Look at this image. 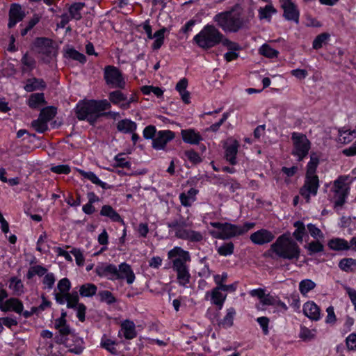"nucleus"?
I'll list each match as a JSON object with an SVG mask.
<instances>
[{"label": "nucleus", "mask_w": 356, "mask_h": 356, "mask_svg": "<svg viewBox=\"0 0 356 356\" xmlns=\"http://www.w3.org/2000/svg\"><path fill=\"white\" fill-rule=\"evenodd\" d=\"M213 20L225 32L232 33L243 28L248 22L243 17L241 9L238 6L216 15Z\"/></svg>", "instance_id": "nucleus-1"}, {"label": "nucleus", "mask_w": 356, "mask_h": 356, "mask_svg": "<svg viewBox=\"0 0 356 356\" xmlns=\"http://www.w3.org/2000/svg\"><path fill=\"white\" fill-rule=\"evenodd\" d=\"M270 250L277 257L289 260L298 259L300 249L289 235L283 234L279 236L271 245Z\"/></svg>", "instance_id": "nucleus-2"}, {"label": "nucleus", "mask_w": 356, "mask_h": 356, "mask_svg": "<svg viewBox=\"0 0 356 356\" xmlns=\"http://www.w3.org/2000/svg\"><path fill=\"white\" fill-rule=\"evenodd\" d=\"M222 33L213 24L205 25L193 38L194 42L201 49H209L220 43Z\"/></svg>", "instance_id": "nucleus-3"}, {"label": "nucleus", "mask_w": 356, "mask_h": 356, "mask_svg": "<svg viewBox=\"0 0 356 356\" xmlns=\"http://www.w3.org/2000/svg\"><path fill=\"white\" fill-rule=\"evenodd\" d=\"M170 232L174 233L179 238L188 240L193 242L200 241L202 239V234L191 229L184 220L174 221L168 224Z\"/></svg>", "instance_id": "nucleus-4"}, {"label": "nucleus", "mask_w": 356, "mask_h": 356, "mask_svg": "<svg viewBox=\"0 0 356 356\" xmlns=\"http://www.w3.org/2000/svg\"><path fill=\"white\" fill-rule=\"evenodd\" d=\"M213 227L209 230L210 234L216 238L227 239L238 235V225L229 222H211Z\"/></svg>", "instance_id": "nucleus-5"}, {"label": "nucleus", "mask_w": 356, "mask_h": 356, "mask_svg": "<svg viewBox=\"0 0 356 356\" xmlns=\"http://www.w3.org/2000/svg\"><path fill=\"white\" fill-rule=\"evenodd\" d=\"M291 139L293 141L292 154L298 161H301L308 154L311 143L305 135L300 133H293Z\"/></svg>", "instance_id": "nucleus-6"}, {"label": "nucleus", "mask_w": 356, "mask_h": 356, "mask_svg": "<svg viewBox=\"0 0 356 356\" xmlns=\"http://www.w3.org/2000/svg\"><path fill=\"white\" fill-rule=\"evenodd\" d=\"M0 309L5 312H13L27 318L35 313L38 309L32 307L31 311H24L22 302L17 298H10L0 304Z\"/></svg>", "instance_id": "nucleus-7"}, {"label": "nucleus", "mask_w": 356, "mask_h": 356, "mask_svg": "<svg viewBox=\"0 0 356 356\" xmlns=\"http://www.w3.org/2000/svg\"><path fill=\"white\" fill-rule=\"evenodd\" d=\"M99 114L95 100L79 104L76 107V115L79 120H87L93 122Z\"/></svg>", "instance_id": "nucleus-8"}, {"label": "nucleus", "mask_w": 356, "mask_h": 356, "mask_svg": "<svg viewBox=\"0 0 356 356\" xmlns=\"http://www.w3.org/2000/svg\"><path fill=\"white\" fill-rule=\"evenodd\" d=\"M168 258L172 262V268L188 266L191 260L189 252L178 246L168 251Z\"/></svg>", "instance_id": "nucleus-9"}, {"label": "nucleus", "mask_w": 356, "mask_h": 356, "mask_svg": "<svg viewBox=\"0 0 356 356\" xmlns=\"http://www.w3.org/2000/svg\"><path fill=\"white\" fill-rule=\"evenodd\" d=\"M106 83L111 88H124L125 81L121 72L115 67L108 65L104 68Z\"/></svg>", "instance_id": "nucleus-10"}, {"label": "nucleus", "mask_w": 356, "mask_h": 356, "mask_svg": "<svg viewBox=\"0 0 356 356\" xmlns=\"http://www.w3.org/2000/svg\"><path fill=\"white\" fill-rule=\"evenodd\" d=\"M331 197L336 207H341L346 202L348 186L344 179H338L334 182Z\"/></svg>", "instance_id": "nucleus-11"}, {"label": "nucleus", "mask_w": 356, "mask_h": 356, "mask_svg": "<svg viewBox=\"0 0 356 356\" xmlns=\"http://www.w3.org/2000/svg\"><path fill=\"white\" fill-rule=\"evenodd\" d=\"M56 111L52 107L43 108L39 118L32 122V127L39 133H43L48 129V122L55 116Z\"/></svg>", "instance_id": "nucleus-12"}, {"label": "nucleus", "mask_w": 356, "mask_h": 356, "mask_svg": "<svg viewBox=\"0 0 356 356\" xmlns=\"http://www.w3.org/2000/svg\"><path fill=\"white\" fill-rule=\"evenodd\" d=\"M319 186V181L317 176H307L303 186L300 190V193L308 202L312 196L317 194Z\"/></svg>", "instance_id": "nucleus-13"}, {"label": "nucleus", "mask_w": 356, "mask_h": 356, "mask_svg": "<svg viewBox=\"0 0 356 356\" xmlns=\"http://www.w3.org/2000/svg\"><path fill=\"white\" fill-rule=\"evenodd\" d=\"M175 135L170 130H161L157 131L152 140V147L156 150H163L166 145L171 141Z\"/></svg>", "instance_id": "nucleus-14"}, {"label": "nucleus", "mask_w": 356, "mask_h": 356, "mask_svg": "<svg viewBox=\"0 0 356 356\" xmlns=\"http://www.w3.org/2000/svg\"><path fill=\"white\" fill-rule=\"evenodd\" d=\"M227 294L223 293L218 286L206 292L204 299L209 300L211 305H216L219 309L223 307Z\"/></svg>", "instance_id": "nucleus-15"}, {"label": "nucleus", "mask_w": 356, "mask_h": 356, "mask_svg": "<svg viewBox=\"0 0 356 356\" xmlns=\"http://www.w3.org/2000/svg\"><path fill=\"white\" fill-rule=\"evenodd\" d=\"M280 2L284 10V17L287 20L298 23L300 13L295 3L291 0H280Z\"/></svg>", "instance_id": "nucleus-16"}, {"label": "nucleus", "mask_w": 356, "mask_h": 356, "mask_svg": "<svg viewBox=\"0 0 356 356\" xmlns=\"http://www.w3.org/2000/svg\"><path fill=\"white\" fill-rule=\"evenodd\" d=\"M118 266L114 264L102 263L97 266L95 272L100 277H106L110 280H116Z\"/></svg>", "instance_id": "nucleus-17"}, {"label": "nucleus", "mask_w": 356, "mask_h": 356, "mask_svg": "<svg viewBox=\"0 0 356 356\" xmlns=\"http://www.w3.org/2000/svg\"><path fill=\"white\" fill-rule=\"evenodd\" d=\"M238 147V142L233 138H229L225 143V158L232 165L236 163V154Z\"/></svg>", "instance_id": "nucleus-18"}, {"label": "nucleus", "mask_w": 356, "mask_h": 356, "mask_svg": "<svg viewBox=\"0 0 356 356\" xmlns=\"http://www.w3.org/2000/svg\"><path fill=\"white\" fill-rule=\"evenodd\" d=\"M117 280H125L129 284H131L135 281V274L129 264L122 263L118 266Z\"/></svg>", "instance_id": "nucleus-19"}, {"label": "nucleus", "mask_w": 356, "mask_h": 356, "mask_svg": "<svg viewBox=\"0 0 356 356\" xmlns=\"http://www.w3.org/2000/svg\"><path fill=\"white\" fill-rule=\"evenodd\" d=\"M273 234L264 229L258 230L250 235L251 241L257 245H264L271 242L274 238Z\"/></svg>", "instance_id": "nucleus-20"}, {"label": "nucleus", "mask_w": 356, "mask_h": 356, "mask_svg": "<svg viewBox=\"0 0 356 356\" xmlns=\"http://www.w3.org/2000/svg\"><path fill=\"white\" fill-rule=\"evenodd\" d=\"M35 46L38 48L39 53L44 54L48 57H51L55 54L54 47L52 45L51 40L44 38H37L35 42Z\"/></svg>", "instance_id": "nucleus-21"}, {"label": "nucleus", "mask_w": 356, "mask_h": 356, "mask_svg": "<svg viewBox=\"0 0 356 356\" xmlns=\"http://www.w3.org/2000/svg\"><path fill=\"white\" fill-rule=\"evenodd\" d=\"M304 314L310 320L318 321L321 318V309L314 301H307L303 305Z\"/></svg>", "instance_id": "nucleus-22"}, {"label": "nucleus", "mask_w": 356, "mask_h": 356, "mask_svg": "<svg viewBox=\"0 0 356 356\" xmlns=\"http://www.w3.org/2000/svg\"><path fill=\"white\" fill-rule=\"evenodd\" d=\"M173 270L177 274V280L178 284L185 288H188L191 278L188 265L182 267L175 268Z\"/></svg>", "instance_id": "nucleus-23"}, {"label": "nucleus", "mask_w": 356, "mask_h": 356, "mask_svg": "<svg viewBox=\"0 0 356 356\" xmlns=\"http://www.w3.org/2000/svg\"><path fill=\"white\" fill-rule=\"evenodd\" d=\"M70 337L66 340V346L68 348L69 350L72 353L79 354L81 353L83 348V340L82 338L77 337L75 334H69Z\"/></svg>", "instance_id": "nucleus-24"}, {"label": "nucleus", "mask_w": 356, "mask_h": 356, "mask_svg": "<svg viewBox=\"0 0 356 356\" xmlns=\"http://www.w3.org/2000/svg\"><path fill=\"white\" fill-rule=\"evenodd\" d=\"M24 17V13L19 5L14 4L10 7L9 12L8 27H14L17 23L19 22Z\"/></svg>", "instance_id": "nucleus-25"}, {"label": "nucleus", "mask_w": 356, "mask_h": 356, "mask_svg": "<svg viewBox=\"0 0 356 356\" xmlns=\"http://www.w3.org/2000/svg\"><path fill=\"white\" fill-rule=\"evenodd\" d=\"M184 142L191 145H197L202 140L201 135L192 129H184L181 131Z\"/></svg>", "instance_id": "nucleus-26"}, {"label": "nucleus", "mask_w": 356, "mask_h": 356, "mask_svg": "<svg viewBox=\"0 0 356 356\" xmlns=\"http://www.w3.org/2000/svg\"><path fill=\"white\" fill-rule=\"evenodd\" d=\"M261 304L263 305H271L276 307L279 311L285 312L288 307L277 296L271 294H266Z\"/></svg>", "instance_id": "nucleus-27"}, {"label": "nucleus", "mask_w": 356, "mask_h": 356, "mask_svg": "<svg viewBox=\"0 0 356 356\" xmlns=\"http://www.w3.org/2000/svg\"><path fill=\"white\" fill-rule=\"evenodd\" d=\"M198 191L195 188H191L187 192L179 195V200L181 204L184 207H190L196 200V195Z\"/></svg>", "instance_id": "nucleus-28"}, {"label": "nucleus", "mask_w": 356, "mask_h": 356, "mask_svg": "<svg viewBox=\"0 0 356 356\" xmlns=\"http://www.w3.org/2000/svg\"><path fill=\"white\" fill-rule=\"evenodd\" d=\"M120 332L126 339H134L136 336L134 323L129 320L123 321L121 324Z\"/></svg>", "instance_id": "nucleus-29"}, {"label": "nucleus", "mask_w": 356, "mask_h": 356, "mask_svg": "<svg viewBox=\"0 0 356 356\" xmlns=\"http://www.w3.org/2000/svg\"><path fill=\"white\" fill-rule=\"evenodd\" d=\"M137 128L136 122L131 120L124 119L120 120L117 124V129L123 133H133Z\"/></svg>", "instance_id": "nucleus-30"}, {"label": "nucleus", "mask_w": 356, "mask_h": 356, "mask_svg": "<svg viewBox=\"0 0 356 356\" xmlns=\"http://www.w3.org/2000/svg\"><path fill=\"white\" fill-rule=\"evenodd\" d=\"M168 31L166 28L163 27L154 33L153 37L152 38V39L154 40L152 45L153 49L157 50L161 47L164 42L165 33Z\"/></svg>", "instance_id": "nucleus-31"}, {"label": "nucleus", "mask_w": 356, "mask_h": 356, "mask_svg": "<svg viewBox=\"0 0 356 356\" xmlns=\"http://www.w3.org/2000/svg\"><path fill=\"white\" fill-rule=\"evenodd\" d=\"M328 246L330 249L337 251L347 250L350 249L349 243L347 241L339 238L331 239L328 242Z\"/></svg>", "instance_id": "nucleus-32"}, {"label": "nucleus", "mask_w": 356, "mask_h": 356, "mask_svg": "<svg viewBox=\"0 0 356 356\" xmlns=\"http://www.w3.org/2000/svg\"><path fill=\"white\" fill-rule=\"evenodd\" d=\"M316 286V283L310 279H305L299 283V291L301 295L304 297H307L308 293L314 290Z\"/></svg>", "instance_id": "nucleus-33"}, {"label": "nucleus", "mask_w": 356, "mask_h": 356, "mask_svg": "<svg viewBox=\"0 0 356 356\" xmlns=\"http://www.w3.org/2000/svg\"><path fill=\"white\" fill-rule=\"evenodd\" d=\"M100 214L103 216L108 217L113 222H122L120 216L109 205H104L102 207Z\"/></svg>", "instance_id": "nucleus-34"}, {"label": "nucleus", "mask_w": 356, "mask_h": 356, "mask_svg": "<svg viewBox=\"0 0 356 356\" xmlns=\"http://www.w3.org/2000/svg\"><path fill=\"white\" fill-rule=\"evenodd\" d=\"M27 104L31 108H38L45 104L44 95L42 93L32 94L29 99Z\"/></svg>", "instance_id": "nucleus-35"}, {"label": "nucleus", "mask_w": 356, "mask_h": 356, "mask_svg": "<svg viewBox=\"0 0 356 356\" xmlns=\"http://www.w3.org/2000/svg\"><path fill=\"white\" fill-rule=\"evenodd\" d=\"M276 12V9L273 6L272 4H267L266 6L260 8L258 10L259 18L261 20L266 19L269 22L270 21L272 16L275 14Z\"/></svg>", "instance_id": "nucleus-36"}, {"label": "nucleus", "mask_w": 356, "mask_h": 356, "mask_svg": "<svg viewBox=\"0 0 356 356\" xmlns=\"http://www.w3.org/2000/svg\"><path fill=\"white\" fill-rule=\"evenodd\" d=\"M79 172L83 178L90 180L94 184L98 185L102 188H106V183L99 179L94 172L90 171L86 172L82 170H79Z\"/></svg>", "instance_id": "nucleus-37"}, {"label": "nucleus", "mask_w": 356, "mask_h": 356, "mask_svg": "<svg viewBox=\"0 0 356 356\" xmlns=\"http://www.w3.org/2000/svg\"><path fill=\"white\" fill-rule=\"evenodd\" d=\"M319 163V155L317 153H312L310 161L307 164V176H316V170Z\"/></svg>", "instance_id": "nucleus-38"}, {"label": "nucleus", "mask_w": 356, "mask_h": 356, "mask_svg": "<svg viewBox=\"0 0 356 356\" xmlns=\"http://www.w3.org/2000/svg\"><path fill=\"white\" fill-rule=\"evenodd\" d=\"M338 140L342 144H348L351 142L356 143V134L355 131H341L339 132Z\"/></svg>", "instance_id": "nucleus-39"}, {"label": "nucleus", "mask_w": 356, "mask_h": 356, "mask_svg": "<svg viewBox=\"0 0 356 356\" xmlns=\"http://www.w3.org/2000/svg\"><path fill=\"white\" fill-rule=\"evenodd\" d=\"M44 86L45 84L42 79L33 78L27 81V83L24 86V89L27 92H32L36 90L42 89L44 88Z\"/></svg>", "instance_id": "nucleus-40"}, {"label": "nucleus", "mask_w": 356, "mask_h": 356, "mask_svg": "<svg viewBox=\"0 0 356 356\" xmlns=\"http://www.w3.org/2000/svg\"><path fill=\"white\" fill-rule=\"evenodd\" d=\"M339 267L343 271L352 272L356 270V259L345 258L339 263Z\"/></svg>", "instance_id": "nucleus-41"}, {"label": "nucleus", "mask_w": 356, "mask_h": 356, "mask_svg": "<svg viewBox=\"0 0 356 356\" xmlns=\"http://www.w3.org/2000/svg\"><path fill=\"white\" fill-rule=\"evenodd\" d=\"M109 100L113 104L118 105L122 108V104H123L126 100V95L120 90H115L109 94Z\"/></svg>", "instance_id": "nucleus-42"}, {"label": "nucleus", "mask_w": 356, "mask_h": 356, "mask_svg": "<svg viewBox=\"0 0 356 356\" xmlns=\"http://www.w3.org/2000/svg\"><path fill=\"white\" fill-rule=\"evenodd\" d=\"M47 271V269L40 265L32 266L28 270L26 277L29 280H31L35 275L42 277Z\"/></svg>", "instance_id": "nucleus-43"}, {"label": "nucleus", "mask_w": 356, "mask_h": 356, "mask_svg": "<svg viewBox=\"0 0 356 356\" xmlns=\"http://www.w3.org/2000/svg\"><path fill=\"white\" fill-rule=\"evenodd\" d=\"M259 52L261 55L268 58H275L279 55V51L271 47L268 44H264L259 49Z\"/></svg>", "instance_id": "nucleus-44"}, {"label": "nucleus", "mask_w": 356, "mask_h": 356, "mask_svg": "<svg viewBox=\"0 0 356 356\" xmlns=\"http://www.w3.org/2000/svg\"><path fill=\"white\" fill-rule=\"evenodd\" d=\"M97 290L95 284L87 283L80 286L79 293L82 297H92L96 293Z\"/></svg>", "instance_id": "nucleus-45"}, {"label": "nucleus", "mask_w": 356, "mask_h": 356, "mask_svg": "<svg viewBox=\"0 0 356 356\" xmlns=\"http://www.w3.org/2000/svg\"><path fill=\"white\" fill-rule=\"evenodd\" d=\"M9 288L13 290L15 294L21 295L24 293V284L21 280L13 277L9 283Z\"/></svg>", "instance_id": "nucleus-46"}, {"label": "nucleus", "mask_w": 356, "mask_h": 356, "mask_svg": "<svg viewBox=\"0 0 356 356\" xmlns=\"http://www.w3.org/2000/svg\"><path fill=\"white\" fill-rule=\"evenodd\" d=\"M236 311L233 307L227 309V313L223 319L221 321L220 324L225 327H229L233 325Z\"/></svg>", "instance_id": "nucleus-47"}, {"label": "nucleus", "mask_w": 356, "mask_h": 356, "mask_svg": "<svg viewBox=\"0 0 356 356\" xmlns=\"http://www.w3.org/2000/svg\"><path fill=\"white\" fill-rule=\"evenodd\" d=\"M101 346L112 354H115L117 352L115 341L108 338L106 335L102 338Z\"/></svg>", "instance_id": "nucleus-48"}, {"label": "nucleus", "mask_w": 356, "mask_h": 356, "mask_svg": "<svg viewBox=\"0 0 356 356\" xmlns=\"http://www.w3.org/2000/svg\"><path fill=\"white\" fill-rule=\"evenodd\" d=\"M114 166L120 168L131 167V163L128 160V157L124 154H118L114 157Z\"/></svg>", "instance_id": "nucleus-49"}, {"label": "nucleus", "mask_w": 356, "mask_h": 356, "mask_svg": "<svg viewBox=\"0 0 356 356\" xmlns=\"http://www.w3.org/2000/svg\"><path fill=\"white\" fill-rule=\"evenodd\" d=\"M296 230L293 235L298 241H302L303 237L305 234V227L302 222L297 221L294 223Z\"/></svg>", "instance_id": "nucleus-50"}, {"label": "nucleus", "mask_w": 356, "mask_h": 356, "mask_svg": "<svg viewBox=\"0 0 356 356\" xmlns=\"http://www.w3.org/2000/svg\"><path fill=\"white\" fill-rule=\"evenodd\" d=\"M54 326L62 335H68L71 333L70 328L67 325L66 320L56 319Z\"/></svg>", "instance_id": "nucleus-51"}, {"label": "nucleus", "mask_w": 356, "mask_h": 356, "mask_svg": "<svg viewBox=\"0 0 356 356\" xmlns=\"http://www.w3.org/2000/svg\"><path fill=\"white\" fill-rule=\"evenodd\" d=\"M85 6L83 3H75L72 4L69 9L70 15L75 19H79L81 17V10Z\"/></svg>", "instance_id": "nucleus-52"}, {"label": "nucleus", "mask_w": 356, "mask_h": 356, "mask_svg": "<svg viewBox=\"0 0 356 356\" xmlns=\"http://www.w3.org/2000/svg\"><path fill=\"white\" fill-rule=\"evenodd\" d=\"M217 252L222 256L231 255L234 252V244L231 242L225 243L217 248Z\"/></svg>", "instance_id": "nucleus-53"}, {"label": "nucleus", "mask_w": 356, "mask_h": 356, "mask_svg": "<svg viewBox=\"0 0 356 356\" xmlns=\"http://www.w3.org/2000/svg\"><path fill=\"white\" fill-rule=\"evenodd\" d=\"M42 284H44V288L47 289H51L54 286L56 282V277L53 273H47L43 275Z\"/></svg>", "instance_id": "nucleus-54"}, {"label": "nucleus", "mask_w": 356, "mask_h": 356, "mask_svg": "<svg viewBox=\"0 0 356 356\" xmlns=\"http://www.w3.org/2000/svg\"><path fill=\"white\" fill-rule=\"evenodd\" d=\"M316 335V331L314 330H310L306 327H301L299 337L304 341H309L314 338Z\"/></svg>", "instance_id": "nucleus-55"}, {"label": "nucleus", "mask_w": 356, "mask_h": 356, "mask_svg": "<svg viewBox=\"0 0 356 356\" xmlns=\"http://www.w3.org/2000/svg\"><path fill=\"white\" fill-rule=\"evenodd\" d=\"M330 38V35L328 33H321L316 36L313 42V48L315 49H318L323 47V45Z\"/></svg>", "instance_id": "nucleus-56"}, {"label": "nucleus", "mask_w": 356, "mask_h": 356, "mask_svg": "<svg viewBox=\"0 0 356 356\" xmlns=\"http://www.w3.org/2000/svg\"><path fill=\"white\" fill-rule=\"evenodd\" d=\"M71 288V283L67 278H63L58 282L56 291L60 293H69Z\"/></svg>", "instance_id": "nucleus-57"}, {"label": "nucleus", "mask_w": 356, "mask_h": 356, "mask_svg": "<svg viewBox=\"0 0 356 356\" xmlns=\"http://www.w3.org/2000/svg\"><path fill=\"white\" fill-rule=\"evenodd\" d=\"M66 56L69 58H71L74 60H79L80 63H85L86 59V56L75 49H69L66 51Z\"/></svg>", "instance_id": "nucleus-58"}, {"label": "nucleus", "mask_w": 356, "mask_h": 356, "mask_svg": "<svg viewBox=\"0 0 356 356\" xmlns=\"http://www.w3.org/2000/svg\"><path fill=\"white\" fill-rule=\"evenodd\" d=\"M67 300L66 301V304L68 308L74 309L80 304L79 303V298L76 292L72 293H67Z\"/></svg>", "instance_id": "nucleus-59"}, {"label": "nucleus", "mask_w": 356, "mask_h": 356, "mask_svg": "<svg viewBox=\"0 0 356 356\" xmlns=\"http://www.w3.org/2000/svg\"><path fill=\"white\" fill-rule=\"evenodd\" d=\"M307 229H308V231H309L310 235L313 238H314L317 240L323 239L324 238L323 232L316 225H314L312 223H309L307 225Z\"/></svg>", "instance_id": "nucleus-60"}, {"label": "nucleus", "mask_w": 356, "mask_h": 356, "mask_svg": "<svg viewBox=\"0 0 356 356\" xmlns=\"http://www.w3.org/2000/svg\"><path fill=\"white\" fill-rule=\"evenodd\" d=\"M306 248L308 250L309 253L314 254L317 252H320L323 250V245L319 241H313L309 243Z\"/></svg>", "instance_id": "nucleus-61"}, {"label": "nucleus", "mask_w": 356, "mask_h": 356, "mask_svg": "<svg viewBox=\"0 0 356 356\" xmlns=\"http://www.w3.org/2000/svg\"><path fill=\"white\" fill-rule=\"evenodd\" d=\"M102 301L108 304H112L115 302V298L113 294L108 291H102L99 293Z\"/></svg>", "instance_id": "nucleus-62"}, {"label": "nucleus", "mask_w": 356, "mask_h": 356, "mask_svg": "<svg viewBox=\"0 0 356 356\" xmlns=\"http://www.w3.org/2000/svg\"><path fill=\"white\" fill-rule=\"evenodd\" d=\"M185 156L188 160H189L192 163L196 164L200 163L202 159L200 155L193 150H188L185 152Z\"/></svg>", "instance_id": "nucleus-63"}, {"label": "nucleus", "mask_w": 356, "mask_h": 356, "mask_svg": "<svg viewBox=\"0 0 356 356\" xmlns=\"http://www.w3.org/2000/svg\"><path fill=\"white\" fill-rule=\"evenodd\" d=\"M346 345L349 350H356V333H351L346 338Z\"/></svg>", "instance_id": "nucleus-64"}]
</instances>
